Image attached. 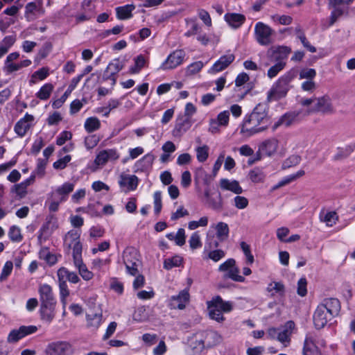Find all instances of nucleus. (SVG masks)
Here are the masks:
<instances>
[{
  "label": "nucleus",
  "instance_id": "obj_1",
  "mask_svg": "<svg viewBox=\"0 0 355 355\" xmlns=\"http://www.w3.org/2000/svg\"><path fill=\"white\" fill-rule=\"evenodd\" d=\"M270 123L268 107L265 103L257 104L243 120L241 133L246 137L262 132L268 129Z\"/></svg>",
  "mask_w": 355,
  "mask_h": 355
},
{
  "label": "nucleus",
  "instance_id": "obj_2",
  "mask_svg": "<svg viewBox=\"0 0 355 355\" xmlns=\"http://www.w3.org/2000/svg\"><path fill=\"white\" fill-rule=\"evenodd\" d=\"M295 77V70H290L282 76L268 92V101H276L285 96L290 89V83Z\"/></svg>",
  "mask_w": 355,
  "mask_h": 355
},
{
  "label": "nucleus",
  "instance_id": "obj_3",
  "mask_svg": "<svg viewBox=\"0 0 355 355\" xmlns=\"http://www.w3.org/2000/svg\"><path fill=\"white\" fill-rule=\"evenodd\" d=\"M209 315L211 319L223 322L225 318L223 313H228L232 311V305L229 302H224L220 296L214 297L211 300L207 302Z\"/></svg>",
  "mask_w": 355,
  "mask_h": 355
},
{
  "label": "nucleus",
  "instance_id": "obj_4",
  "mask_svg": "<svg viewBox=\"0 0 355 355\" xmlns=\"http://www.w3.org/2000/svg\"><path fill=\"white\" fill-rule=\"evenodd\" d=\"M254 38L261 46H268L274 42L275 31L268 25L259 21L254 26Z\"/></svg>",
  "mask_w": 355,
  "mask_h": 355
},
{
  "label": "nucleus",
  "instance_id": "obj_5",
  "mask_svg": "<svg viewBox=\"0 0 355 355\" xmlns=\"http://www.w3.org/2000/svg\"><path fill=\"white\" fill-rule=\"evenodd\" d=\"M123 261L128 274L131 275L138 274V267L140 265V261L139 253L135 248L132 247L126 248L123 252Z\"/></svg>",
  "mask_w": 355,
  "mask_h": 355
},
{
  "label": "nucleus",
  "instance_id": "obj_6",
  "mask_svg": "<svg viewBox=\"0 0 355 355\" xmlns=\"http://www.w3.org/2000/svg\"><path fill=\"white\" fill-rule=\"evenodd\" d=\"M80 231L71 230L65 235L64 245L72 248L73 258L82 254L83 247L80 241Z\"/></svg>",
  "mask_w": 355,
  "mask_h": 355
},
{
  "label": "nucleus",
  "instance_id": "obj_7",
  "mask_svg": "<svg viewBox=\"0 0 355 355\" xmlns=\"http://www.w3.org/2000/svg\"><path fill=\"white\" fill-rule=\"evenodd\" d=\"M119 158V154L115 149L101 150L94 161L92 171H96L99 167L105 166L109 161H116Z\"/></svg>",
  "mask_w": 355,
  "mask_h": 355
},
{
  "label": "nucleus",
  "instance_id": "obj_8",
  "mask_svg": "<svg viewBox=\"0 0 355 355\" xmlns=\"http://www.w3.org/2000/svg\"><path fill=\"white\" fill-rule=\"evenodd\" d=\"M218 270L225 272L224 277L230 278L235 282H243L245 278L239 275V269L236 266V261L234 259H228L220 264Z\"/></svg>",
  "mask_w": 355,
  "mask_h": 355
},
{
  "label": "nucleus",
  "instance_id": "obj_9",
  "mask_svg": "<svg viewBox=\"0 0 355 355\" xmlns=\"http://www.w3.org/2000/svg\"><path fill=\"white\" fill-rule=\"evenodd\" d=\"M45 353L46 355H71L73 348L69 342L56 341L47 345Z\"/></svg>",
  "mask_w": 355,
  "mask_h": 355
},
{
  "label": "nucleus",
  "instance_id": "obj_10",
  "mask_svg": "<svg viewBox=\"0 0 355 355\" xmlns=\"http://www.w3.org/2000/svg\"><path fill=\"white\" fill-rule=\"evenodd\" d=\"M314 112H322L323 114L333 113L334 107L331 98L328 96L315 98L314 105L308 110V114Z\"/></svg>",
  "mask_w": 355,
  "mask_h": 355
},
{
  "label": "nucleus",
  "instance_id": "obj_11",
  "mask_svg": "<svg viewBox=\"0 0 355 355\" xmlns=\"http://www.w3.org/2000/svg\"><path fill=\"white\" fill-rule=\"evenodd\" d=\"M185 53L183 50H175L171 53L160 66L162 70H169L180 65L184 59Z\"/></svg>",
  "mask_w": 355,
  "mask_h": 355
},
{
  "label": "nucleus",
  "instance_id": "obj_12",
  "mask_svg": "<svg viewBox=\"0 0 355 355\" xmlns=\"http://www.w3.org/2000/svg\"><path fill=\"white\" fill-rule=\"evenodd\" d=\"M291 53V49L286 46H278L271 47L267 51L268 56L278 62H285L288 55Z\"/></svg>",
  "mask_w": 355,
  "mask_h": 355
},
{
  "label": "nucleus",
  "instance_id": "obj_13",
  "mask_svg": "<svg viewBox=\"0 0 355 355\" xmlns=\"http://www.w3.org/2000/svg\"><path fill=\"white\" fill-rule=\"evenodd\" d=\"M37 331L35 326H21L18 329H14L10 331L8 336V341L15 343L24 336L33 334Z\"/></svg>",
  "mask_w": 355,
  "mask_h": 355
},
{
  "label": "nucleus",
  "instance_id": "obj_14",
  "mask_svg": "<svg viewBox=\"0 0 355 355\" xmlns=\"http://www.w3.org/2000/svg\"><path fill=\"white\" fill-rule=\"evenodd\" d=\"M299 112H289L282 115L272 125V130H276L278 128L284 126L289 127L299 121Z\"/></svg>",
  "mask_w": 355,
  "mask_h": 355
},
{
  "label": "nucleus",
  "instance_id": "obj_15",
  "mask_svg": "<svg viewBox=\"0 0 355 355\" xmlns=\"http://www.w3.org/2000/svg\"><path fill=\"white\" fill-rule=\"evenodd\" d=\"M38 293L41 304H55L56 302L51 286L46 284H40Z\"/></svg>",
  "mask_w": 355,
  "mask_h": 355
},
{
  "label": "nucleus",
  "instance_id": "obj_16",
  "mask_svg": "<svg viewBox=\"0 0 355 355\" xmlns=\"http://www.w3.org/2000/svg\"><path fill=\"white\" fill-rule=\"evenodd\" d=\"M138 178L135 175H121L119 184L124 192L134 191L138 186Z\"/></svg>",
  "mask_w": 355,
  "mask_h": 355
},
{
  "label": "nucleus",
  "instance_id": "obj_17",
  "mask_svg": "<svg viewBox=\"0 0 355 355\" xmlns=\"http://www.w3.org/2000/svg\"><path fill=\"white\" fill-rule=\"evenodd\" d=\"M123 68V64L119 59L114 60L107 65L103 74V80H112V85H114L116 83L115 75Z\"/></svg>",
  "mask_w": 355,
  "mask_h": 355
},
{
  "label": "nucleus",
  "instance_id": "obj_18",
  "mask_svg": "<svg viewBox=\"0 0 355 355\" xmlns=\"http://www.w3.org/2000/svg\"><path fill=\"white\" fill-rule=\"evenodd\" d=\"M333 317L325 313L322 306H318L313 314V323L315 328L322 329Z\"/></svg>",
  "mask_w": 355,
  "mask_h": 355
},
{
  "label": "nucleus",
  "instance_id": "obj_19",
  "mask_svg": "<svg viewBox=\"0 0 355 355\" xmlns=\"http://www.w3.org/2000/svg\"><path fill=\"white\" fill-rule=\"evenodd\" d=\"M318 306H322L325 313H329L331 317L337 315L340 309V302L336 298L324 299Z\"/></svg>",
  "mask_w": 355,
  "mask_h": 355
},
{
  "label": "nucleus",
  "instance_id": "obj_20",
  "mask_svg": "<svg viewBox=\"0 0 355 355\" xmlns=\"http://www.w3.org/2000/svg\"><path fill=\"white\" fill-rule=\"evenodd\" d=\"M25 17L28 21L35 20L44 14V10L40 3L31 2L25 8Z\"/></svg>",
  "mask_w": 355,
  "mask_h": 355
},
{
  "label": "nucleus",
  "instance_id": "obj_21",
  "mask_svg": "<svg viewBox=\"0 0 355 355\" xmlns=\"http://www.w3.org/2000/svg\"><path fill=\"white\" fill-rule=\"evenodd\" d=\"M189 300V293L187 290L180 292L178 295L172 296L170 302V306L172 309H184L186 304Z\"/></svg>",
  "mask_w": 355,
  "mask_h": 355
},
{
  "label": "nucleus",
  "instance_id": "obj_22",
  "mask_svg": "<svg viewBox=\"0 0 355 355\" xmlns=\"http://www.w3.org/2000/svg\"><path fill=\"white\" fill-rule=\"evenodd\" d=\"M235 59L232 53L221 56L209 69V73H218L225 69Z\"/></svg>",
  "mask_w": 355,
  "mask_h": 355
},
{
  "label": "nucleus",
  "instance_id": "obj_23",
  "mask_svg": "<svg viewBox=\"0 0 355 355\" xmlns=\"http://www.w3.org/2000/svg\"><path fill=\"white\" fill-rule=\"evenodd\" d=\"M33 119V116L26 114L24 118L16 123L15 126V132L20 137L24 136L31 128Z\"/></svg>",
  "mask_w": 355,
  "mask_h": 355
},
{
  "label": "nucleus",
  "instance_id": "obj_24",
  "mask_svg": "<svg viewBox=\"0 0 355 355\" xmlns=\"http://www.w3.org/2000/svg\"><path fill=\"white\" fill-rule=\"evenodd\" d=\"M278 141L274 138L263 141L259 147V150L266 156L273 155L277 150Z\"/></svg>",
  "mask_w": 355,
  "mask_h": 355
},
{
  "label": "nucleus",
  "instance_id": "obj_25",
  "mask_svg": "<svg viewBox=\"0 0 355 355\" xmlns=\"http://www.w3.org/2000/svg\"><path fill=\"white\" fill-rule=\"evenodd\" d=\"M220 187L223 190L232 191L236 195H239L243 191L239 182L236 180H230L223 178L220 180Z\"/></svg>",
  "mask_w": 355,
  "mask_h": 355
},
{
  "label": "nucleus",
  "instance_id": "obj_26",
  "mask_svg": "<svg viewBox=\"0 0 355 355\" xmlns=\"http://www.w3.org/2000/svg\"><path fill=\"white\" fill-rule=\"evenodd\" d=\"M224 18L228 25L235 29L239 28L245 21V17L239 13H227Z\"/></svg>",
  "mask_w": 355,
  "mask_h": 355
},
{
  "label": "nucleus",
  "instance_id": "obj_27",
  "mask_svg": "<svg viewBox=\"0 0 355 355\" xmlns=\"http://www.w3.org/2000/svg\"><path fill=\"white\" fill-rule=\"evenodd\" d=\"M73 259L74 266L78 269L79 274L83 277V279L86 281L92 279L93 277V274L92 272L88 270L87 266L83 263L82 254L73 257Z\"/></svg>",
  "mask_w": 355,
  "mask_h": 355
},
{
  "label": "nucleus",
  "instance_id": "obj_28",
  "mask_svg": "<svg viewBox=\"0 0 355 355\" xmlns=\"http://www.w3.org/2000/svg\"><path fill=\"white\" fill-rule=\"evenodd\" d=\"M57 275L58 280H64L67 282V280L73 284H77L80 281V278L78 275L74 272H70L66 268H60L58 272Z\"/></svg>",
  "mask_w": 355,
  "mask_h": 355
},
{
  "label": "nucleus",
  "instance_id": "obj_29",
  "mask_svg": "<svg viewBox=\"0 0 355 355\" xmlns=\"http://www.w3.org/2000/svg\"><path fill=\"white\" fill-rule=\"evenodd\" d=\"M19 57V54L17 52L12 53L7 56L3 67L5 72L11 73L19 70L18 63L14 62Z\"/></svg>",
  "mask_w": 355,
  "mask_h": 355
},
{
  "label": "nucleus",
  "instance_id": "obj_30",
  "mask_svg": "<svg viewBox=\"0 0 355 355\" xmlns=\"http://www.w3.org/2000/svg\"><path fill=\"white\" fill-rule=\"evenodd\" d=\"M87 323L89 327L98 329L103 323V314L101 311L98 313H88L86 315Z\"/></svg>",
  "mask_w": 355,
  "mask_h": 355
},
{
  "label": "nucleus",
  "instance_id": "obj_31",
  "mask_svg": "<svg viewBox=\"0 0 355 355\" xmlns=\"http://www.w3.org/2000/svg\"><path fill=\"white\" fill-rule=\"evenodd\" d=\"M73 183L69 182H64L55 189V193L60 196V202H64L67 200L68 195L73 191Z\"/></svg>",
  "mask_w": 355,
  "mask_h": 355
},
{
  "label": "nucleus",
  "instance_id": "obj_32",
  "mask_svg": "<svg viewBox=\"0 0 355 355\" xmlns=\"http://www.w3.org/2000/svg\"><path fill=\"white\" fill-rule=\"evenodd\" d=\"M205 339L206 340V347H211L222 341V336L217 331H205Z\"/></svg>",
  "mask_w": 355,
  "mask_h": 355
},
{
  "label": "nucleus",
  "instance_id": "obj_33",
  "mask_svg": "<svg viewBox=\"0 0 355 355\" xmlns=\"http://www.w3.org/2000/svg\"><path fill=\"white\" fill-rule=\"evenodd\" d=\"M287 327L284 329L282 331H279L277 337L278 341L282 343L285 347H286L290 343V336L291 334V331L288 329H291L294 326V323L292 321H289L286 324Z\"/></svg>",
  "mask_w": 355,
  "mask_h": 355
},
{
  "label": "nucleus",
  "instance_id": "obj_34",
  "mask_svg": "<svg viewBox=\"0 0 355 355\" xmlns=\"http://www.w3.org/2000/svg\"><path fill=\"white\" fill-rule=\"evenodd\" d=\"M302 354L303 355H321L318 347L309 337L305 338Z\"/></svg>",
  "mask_w": 355,
  "mask_h": 355
},
{
  "label": "nucleus",
  "instance_id": "obj_35",
  "mask_svg": "<svg viewBox=\"0 0 355 355\" xmlns=\"http://www.w3.org/2000/svg\"><path fill=\"white\" fill-rule=\"evenodd\" d=\"M55 304H41L40 312L42 315V319L46 321L47 322H51L55 316Z\"/></svg>",
  "mask_w": 355,
  "mask_h": 355
},
{
  "label": "nucleus",
  "instance_id": "obj_36",
  "mask_svg": "<svg viewBox=\"0 0 355 355\" xmlns=\"http://www.w3.org/2000/svg\"><path fill=\"white\" fill-rule=\"evenodd\" d=\"M135 8V6L132 4L117 7L116 8V12L118 19L123 20L130 18L132 17V12Z\"/></svg>",
  "mask_w": 355,
  "mask_h": 355
},
{
  "label": "nucleus",
  "instance_id": "obj_37",
  "mask_svg": "<svg viewBox=\"0 0 355 355\" xmlns=\"http://www.w3.org/2000/svg\"><path fill=\"white\" fill-rule=\"evenodd\" d=\"M355 150V143L347 145L344 148H338L334 155L335 160H340L349 157Z\"/></svg>",
  "mask_w": 355,
  "mask_h": 355
},
{
  "label": "nucleus",
  "instance_id": "obj_38",
  "mask_svg": "<svg viewBox=\"0 0 355 355\" xmlns=\"http://www.w3.org/2000/svg\"><path fill=\"white\" fill-rule=\"evenodd\" d=\"M304 174H305V172L304 170H300L295 174L288 175V176L284 178L280 182H279L277 184L274 186L273 189H277L283 186H285V185L295 181L297 178L302 177Z\"/></svg>",
  "mask_w": 355,
  "mask_h": 355
},
{
  "label": "nucleus",
  "instance_id": "obj_39",
  "mask_svg": "<svg viewBox=\"0 0 355 355\" xmlns=\"http://www.w3.org/2000/svg\"><path fill=\"white\" fill-rule=\"evenodd\" d=\"M216 231L217 238L220 241H223L227 239L230 230L227 223L223 222L218 223L216 225Z\"/></svg>",
  "mask_w": 355,
  "mask_h": 355
},
{
  "label": "nucleus",
  "instance_id": "obj_40",
  "mask_svg": "<svg viewBox=\"0 0 355 355\" xmlns=\"http://www.w3.org/2000/svg\"><path fill=\"white\" fill-rule=\"evenodd\" d=\"M192 339L195 340L194 343L193 344L194 349L202 350L206 347L205 331H198L194 334L193 335Z\"/></svg>",
  "mask_w": 355,
  "mask_h": 355
},
{
  "label": "nucleus",
  "instance_id": "obj_41",
  "mask_svg": "<svg viewBox=\"0 0 355 355\" xmlns=\"http://www.w3.org/2000/svg\"><path fill=\"white\" fill-rule=\"evenodd\" d=\"M53 90V85L51 83L44 85L36 94L37 98L40 100H47Z\"/></svg>",
  "mask_w": 355,
  "mask_h": 355
},
{
  "label": "nucleus",
  "instance_id": "obj_42",
  "mask_svg": "<svg viewBox=\"0 0 355 355\" xmlns=\"http://www.w3.org/2000/svg\"><path fill=\"white\" fill-rule=\"evenodd\" d=\"M191 127L189 119L185 118L184 119H180L177 121L174 132L178 135H182L187 132Z\"/></svg>",
  "mask_w": 355,
  "mask_h": 355
},
{
  "label": "nucleus",
  "instance_id": "obj_43",
  "mask_svg": "<svg viewBox=\"0 0 355 355\" xmlns=\"http://www.w3.org/2000/svg\"><path fill=\"white\" fill-rule=\"evenodd\" d=\"M35 180V175H31L29 178L23 181L19 184L15 186L17 193L20 196V197H23L26 193L27 187L33 183Z\"/></svg>",
  "mask_w": 355,
  "mask_h": 355
},
{
  "label": "nucleus",
  "instance_id": "obj_44",
  "mask_svg": "<svg viewBox=\"0 0 355 355\" xmlns=\"http://www.w3.org/2000/svg\"><path fill=\"white\" fill-rule=\"evenodd\" d=\"M84 126L87 132H92L100 128L101 122L96 117H89L86 119Z\"/></svg>",
  "mask_w": 355,
  "mask_h": 355
},
{
  "label": "nucleus",
  "instance_id": "obj_45",
  "mask_svg": "<svg viewBox=\"0 0 355 355\" xmlns=\"http://www.w3.org/2000/svg\"><path fill=\"white\" fill-rule=\"evenodd\" d=\"M194 180L196 183L202 181L205 184H209L210 182L209 175L202 167L198 168L194 172Z\"/></svg>",
  "mask_w": 355,
  "mask_h": 355
},
{
  "label": "nucleus",
  "instance_id": "obj_46",
  "mask_svg": "<svg viewBox=\"0 0 355 355\" xmlns=\"http://www.w3.org/2000/svg\"><path fill=\"white\" fill-rule=\"evenodd\" d=\"M333 8L330 15V25H333L337 19L347 12V9L340 6H329Z\"/></svg>",
  "mask_w": 355,
  "mask_h": 355
},
{
  "label": "nucleus",
  "instance_id": "obj_47",
  "mask_svg": "<svg viewBox=\"0 0 355 355\" xmlns=\"http://www.w3.org/2000/svg\"><path fill=\"white\" fill-rule=\"evenodd\" d=\"M146 59L143 55H139L135 58V65L129 69L130 73H137L145 66Z\"/></svg>",
  "mask_w": 355,
  "mask_h": 355
},
{
  "label": "nucleus",
  "instance_id": "obj_48",
  "mask_svg": "<svg viewBox=\"0 0 355 355\" xmlns=\"http://www.w3.org/2000/svg\"><path fill=\"white\" fill-rule=\"evenodd\" d=\"M286 67V62H278L269 68L267 76L269 78H275Z\"/></svg>",
  "mask_w": 355,
  "mask_h": 355
},
{
  "label": "nucleus",
  "instance_id": "obj_49",
  "mask_svg": "<svg viewBox=\"0 0 355 355\" xmlns=\"http://www.w3.org/2000/svg\"><path fill=\"white\" fill-rule=\"evenodd\" d=\"M300 156L297 155H293L284 161L282 167L283 169H286L290 167L297 166V164H300Z\"/></svg>",
  "mask_w": 355,
  "mask_h": 355
},
{
  "label": "nucleus",
  "instance_id": "obj_50",
  "mask_svg": "<svg viewBox=\"0 0 355 355\" xmlns=\"http://www.w3.org/2000/svg\"><path fill=\"white\" fill-rule=\"evenodd\" d=\"M225 256V252L223 250H209L207 252V257H205L204 259H209L214 261V262H217Z\"/></svg>",
  "mask_w": 355,
  "mask_h": 355
},
{
  "label": "nucleus",
  "instance_id": "obj_51",
  "mask_svg": "<svg viewBox=\"0 0 355 355\" xmlns=\"http://www.w3.org/2000/svg\"><path fill=\"white\" fill-rule=\"evenodd\" d=\"M209 156V147L206 145L196 148V157L200 162H205Z\"/></svg>",
  "mask_w": 355,
  "mask_h": 355
},
{
  "label": "nucleus",
  "instance_id": "obj_52",
  "mask_svg": "<svg viewBox=\"0 0 355 355\" xmlns=\"http://www.w3.org/2000/svg\"><path fill=\"white\" fill-rule=\"evenodd\" d=\"M182 263V258L179 256L173 257L171 259H166L164 262V268L170 270L173 267L179 266Z\"/></svg>",
  "mask_w": 355,
  "mask_h": 355
},
{
  "label": "nucleus",
  "instance_id": "obj_53",
  "mask_svg": "<svg viewBox=\"0 0 355 355\" xmlns=\"http://www.w3.org/2000/svg\"><path fill=\"white\" fill-rule=\"evenodd\" d=\"M49 75V70L46 68H42L35 72L32 75L31 83L35 84L37 80H42L45 79Z\"/></svg>",
  "mask_w": 355,
  "mask_h": 355
},
{
  "label": "nucleus",
  "instance_id": "obj_54",
  "mask_svg": "<svg viewBox=\"0 0 355 355\" xmlns=\"http://www.w3.org/2000/svg\"><path fill=\"white\" fill-rule=\"evenodd\" d=\"M249 178L253 182L258 183L264 180L265 175L260 169L254 168L250 171Z\"/></svg>",
  "mask_w": 355,
  "mask_h": 355
},
{
  "label": "nucleus",
  "instance_id": "obj_55",
  "mask_svg": "<svg viewBox=\"0 0 355 355\" xmlns=\"http://www.w3.org/2000/svg\"><path fill=\"white\" fill-rule=\"evenodd\" d=\"M234 205L239 209H243L248 206L249 201L244 197L237 195L234 198Z\"/></svg>",
  "mask_w": 355,
  "mask_h": 355
},
{
  "label": "nucleus",
  "instance_id": "obj_56",
  "mask_svg": "<svg viewBox=\"0 0 355 355\" xmlns=\"http://www.w3.org/2000/svg\"><path fill=\"white\" fill-rule=\"evenodd\" d=\"M155 157L152 154H146L141 159H139L137 164L141 165L143 168H147L152 166Z\"/></svg>",
  "mask_w": 355,
  "mask_h": 355
},
{
  "label": "nucleus",
  "instance_id": "obj_57",
  "mask_svg": "<svg viewBox=\"0 0 355 355\" xmlns=\"http://www.w3.org/2000/svg\"><path fill=\"white\" fill-rule=\"evenodd\" d=\"M51 223L48 221L45 223L40 230V235L38 236L39 239H42V238L45 240L52 233V230L51 228Z\"/></svg>",
  "mask_w": 355,
  "mask_h": 355
},
{
  "label": "nucleus",
  "instance_id": "obj_58",
  "mask_svg": "<svg viewBox=\"0 0 355 355\" xmlns=\"http://www.w3.org/2000/svg\"><path fill=\"white\" fill-rule=\"evenodd\" d=\"M40 258H43L50 265H53L57 262L55 255L51 254L47 249H44L40 252Z\"/></svg>",
  "mask_w": 355,
  "mask_h": 355
},
{
  "label": "nucleus",
  "instance_id": "obj_59",
  "mask_svg": "<svg viewBox=\"0 0 355 355\" xmlns=\"http://www.w3.org/2000/svg\"><path fill=\"white\" fill-rule=\"evenodd\" d=\"M15 40L16 39L14 35H9L3 39V44H1V55L6 53L10 46L13 45Z\"/></svg>",
  "mask_w": 355,
  "mask_h": 355
},
{
  "label": "nucleus",
  "instance_id": "obj_60",
  "mask_svg": "<svg viewBox=\"0 0 355 355\" xmlns=\"http://www.w3.org/2000/svg\"><path fill=\"white\" fill-rule=\"evenodd\" d=\"M154 198V211L155 214L158 215L162 207V193L161 191H156L153 195Z\"/></svg>",
  "mask_w": 355,
  "mask_h": 355
},
{
  "label": "nucleus",
  "instance_id": "obj_61",
  "mask_svg": "<svg viewBox=\"0 0 355 355\" xmlns=\"http://www.w3.org/2000/svg\"><path fill=\"white\" fill-rule=\"evenodd\" d=\"M99 141H100V138L97 135H89V136L85 137V147L87 149H92L98 144Z\"/></svg>",
  "mask_w": 355,
  "mask_h": 355
},
{
  "label": "nucleus",
  "instance_id": "obj_62",
  "mask_svg": "<svg viewBox=\"0 0 355 355\" xmlns=\"http://www.w3.org/2000/svg\"><path fill=\"white\" fill-rule=\"evenodd\" d=\"M204 64L201 61H197L187 67V73L189 75H193L199 72L203 67Z\"/></svg>",
  "mask_w": 355,
  "mask_h": 355
},
{
  "label": "nucleus",
  "instance_id": "obj_63",
  "mask_svg": "<svg viewBox=\"0 0 355 355\" xmlns=\"http://www.w3.org/2000/svg\"><path fill=\"white\" fill-rule=\"evenodd\" d=\"M8 235L13 241L19 242L22 239L20 229L15 226H12L10 228Z\"/></svg>",
  "mask_w": 355,
  "mask_h": 355
},
{
  "label": "nucleus",
  "instance_id": "obj_64",
  "mask_svg": "<svg viewBox=\"0 0 355 355\" xmlns=\"http://www.w3.org/2000/svg\"><path fill=\"white\" fill-rule=\"evenodd\" d=\"M71 157L70 155H66L55 162L53 166L57 170L64 169L67 166V164L71 161Z\"/></svg>",
  "mask_w": 355,
  "mask_h": 355
}]
</instances>
